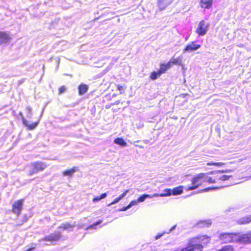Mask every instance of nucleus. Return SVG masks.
Instances as JSON below:
<instances>
[{"instance_id":"1","label":"nucleus","mask_w":251,"mask_h":251,"mask_svg":"<svg viewBox=\"0 0 251 251\" xmlns=\"http://www.w3.org/2000/svg\"><path fill=\"white\" fill-rule=\"evenodd\" d=\"M219 239L223 243L236 242L242 244L241 234L224 233L219 236Z\"/></svg>"},{"instance_id":"2","label":"nucleus","mask_w":251,"mask_h":251,"mask_svg":"<svg viewBox=\"0 0 251 251\" xmlns=\"http://www.w3.org/2000/svg\"><path fill=\"white\" fill-rule=\"evenodd\" d=\"M204 176H205V173H200L196 175L192 179V185L191 186H186L185 188V190L188 191L193 190L198 188L204 182Z\"/></svg>"},{"instance_id":"3","label":"nucleus","mask_w":251,"mask_h":251,"mask_svg":"<svg viewBox=\"0 0 251 251\" xmlns=\"http://www.w3.org/2000/svg\"><path fill=\"white\" fill-rule=\"evenodd\" d=\"M31 169L29 171L28 175L32 176L34 174L44 171L47 167V165L43 162L35 161L30 164Z\"/></svg>"},{"instance_id":"4","label":"nucleus","mask_w":251,"mask_h":251,"mask_svg":"<svg viewBox=\"0 0 251 251\" xmlns=\"http://www.w3.org/2000/svg\"><path fill=\"white\" fill-rule=\"evenodd\" d=\"M209 27V24L204 20H202L198 24L195 32L200 36L205 35Z\"/></svg>"},{"instance_id":"5","label":"nucleus","mask_w":251,"mask_h":251,"mask_svg":"<svg viewBox=\"0 0 251 251\" xmlns=\"http://www.w3.org/2000/svg\"><path fill=\"white\" fill-rule=\"evenodd\" d=\"M24 200L23 199L15 201L12 205L11 211L16 216H19L23 209Z\"/></svg>"},{"instance_id":"6","label":"nucleus","mask_w":251,"mask_h":251,"mask_svg":"<svg viewBox=\"0 0 251 251\" xmlns=\"http://www.w3.org/2000/svg\"><path fill=\"white\" fill-rule=\"evenodd\" d=\"M202 245L197 244V242L192 239L185 248L180 251H202Z\"/></svg>"},{"instance_id":"7","label":"nucleus","mask_w":251,"mask_h":251,"mask_svg":"<svg viewBox=\"0 0 251 251\" xmlns=\"http://www.w3.org/2000/svg\"><path fill=\"white\" fill-rule=\"evenodd\" d=\"M201 45L198 44L196 42L193 41L187 44L183 50V53L191 52L196 51L201 48Z\"/></svg>"},{"instance_id":"8","label":"nucleus","mask_w":251,"mask_h":251,"mask_svg":"<svg viewBox=\"0 0 251 251\" xmlns=\"http://www.w3.org/2000/svg\"><path fill=\"white\" fill-rule=\"evenodd\" d=\"M60 237L61 233L59 231H55L41 238V241L53 242L58 240Z\"/></svg>"},{"instance_id":"9","label":"nucleus","mask_w":251,"mask_h":251,"mask_svg":"<svg viewBox=\"0 0 251 251\" xmlns=\"http://www.w3.org/2000/svg\"><path fill=\"white\" fill-rule=\"evenodd\" d=\"M208 174H213L217 182H219L220 181H223L228 180L231 177V176L222 175V173L220 171H212L208 172Z\"/></svg>"},{"instance_id":"10","label":"nucleus","mask_w":251,"mask_h":251,"mask_svg":"<svg viewBox=\"0 0 251 251\" xmlns=\"http://www.w3.org/2000/svg\"><path fill=\"white\" fill-rule=\"evenodd\" d=\"M22 122L23 124L25 125V126L26 127V128L28 130H33L35 128H36V127L38 126L39 120H38L37 121L32 122L31 123H29V122L26 120L25 118H22Z\"/></svg>"},{"instance_id":"11","label":"nucleus","mask_w":251,"mask_h":251,"mask_svg":"<svg viewBox=\"0 0 251 251\" xmlns=\"http://www.w3.org/2000/svg\"><path fill=\"white\" fill-rule=\"evenodd\" d=\"M193 240H195L197 244L206 245L210 242V237L207 235H202L198 236Z\"/></svg>"},{"instance_id":"12","label":"nucleus","mask_w":251,"mask_h":251,"mask_svg":"<svg viewBox=\"0 0 251 251\" xmlns=\"http://www.w3.org/2000/svg\"><path fill=\"white\" fill-rule=\"evenodd\" d=\"M11 39L10 35L7 33L0 31V45L8 42Z\"/></svg>"},{"instance_id":"13","label":"nucleus","mask_w":251,"mask_h":251,"mask_svg":"<svg viewBox=\"0 0 251 251\" xmlns=\"http://www.w3.org/2000/svg\"><path fill=\"white\" fill-rule=\"evenodd\" d=\"M173 0H158V5L161 10L164 9L168 5L171 4Z\"/></svg>"},{"instance_id":"14","label":"nucleus","mask_w":251,"mask_h":251,"mask_svg":"<svg viewBox=\"0 0 251 251\" xmlns=\"http://www.w3.org/2000/svg\"><path fill=\"white\" fill-rule=\"evenodd\" d=\"M213 0H201L200 5L201 8L209 9L212 6Z\"/></svg>"},{"instance_id":"15","label":"nucleus","mask_w":251,"mask_h":251,"mask_svg":"<svg viewBox=\"0 0 251 251\" xmlns=\"http://www.w3.org/2000/svg\"><path fill=\"white\" fill-rule=\"evenodd\" d=\"M242 244L251 243V232L247 234H241Z\"/></svg>"},{"instance_id":"16","label":"nucleus","mask_w":251,"mask_h":251,"mask_svg":"<svg viewBox=\"0 0 251 251\" xmlns=\"http://www.w3.org/2000/svg\"><path fill=\"white\" fill-rule=\"evenodd\" d=\"M78 171V168L77 167H74L72 168L68 169L64 171V176H68L71 177L74 174Z\"/></svg>"},{"instance_id":"17","label":"nucleus","mask_w":251,"mask_h":251,"mask_svg":"<svg viewBox=\"0 0 251 251\" xmlns=\"http://www.w3.org/2000/svg\"><path fill=\"white\" fill-rule=\"evenodd\" d=\"M211 220L207 219L199 222L197 224V226L199 227H208L211 226Z\"/></svg>"},{"instance_id":"18","label":"nucleus","mask_w":251,"mask_h":251,"mask_svg":"<svg viewBox=\"0 0 251 251\" xmlns=\"http://www.w3.org/2000/svg\"><path fill=\"white\" fill-rule=\"evenodd\" d=\"M172 190L171 189L166 188L165 189L163 190L164 193L161 194H154L153 196H155V197H168L170 196L172 194Z\"/></svg>"},{"instance_id":"19","label":"nucleus","mask_w":251,"mask_h":251,"mask_svg":"<svg viewBox=\"0 0 251 251\" xmlns=\"http://www.w3.org/2000/svg\"><path fill=\"white\" fill-rule=\"evenodd\" d=\"M251 222V215L242 217L239 219L237 223L239 224H247Z\"/></svg>"},{"instance_id":"20","label":"nucleus","mask_w":251,"mask_h":251,"mask_svg":"<svg viewBox=\"0 0 251 251\" xmlns=\"http://www.w3.org/2000/svg\"><path fill=\"white\" fill-rule=\"evenodd\" d=\"M185 187L186 186L184 187L183 186H179L178 187L174 188L173 190H172V194L175 196L181 194L183 192V189H185Z\"/></svg>"},{"instance_id":"21","label":"nucleus","mask_w":251,"mask_h":251,"mask_svg":"<svg viewBox=\"0 0 251 251\" xmlns=\"http://www.w3.org/2000/svg\"><path fill=\"white\" fill-rule=\"evenodd\" d=\"M211 174L205 173V176H204V182H206L209 183H217V181L216 180L215 177V176L213 177H210L207 176L208 175H210Z\"/></svg>"},{"instance_id":"22","label":"nucleus","mask_w":251,"mask_h":251,"mask_svg":"<svg viewBox=\"0 0 251 251\" xmlns=\"http://www.w3.org/2000/svg\"><path fill=\"white\" fill-rule=\"evenodd\" d=\"M170 64H175V65H179L182 66V57H178L177 58L172 57L169 61Z\"/></svg>"},{"instance_id":"23","label":"nucleus","mask_w":251,"mask_h":251,"mask_svg":"<svg viewBox=\"0 0 251 251\" xmlns=\"http://www.w3.org/2000/svg\"><path fill=\"white\" fill-rule=\"evenodd\" d=\"M171 67V65L170 62H168L166 64H161L160 66L159 70L161 71V73L164 74L165 72L170 69Z\"/></svg>"},{"instance_id":"24","label":"nucleus","mask_w":251,"mask_h":251,"mask_svg":"<svg viewBox=\"0 0 251 251\" xmlns=\"http://www.w3.org/2000/svg\"><path fill=\"white\" fill-rule=\"evenodd\" d=\"M88 86L84 84H80L78 87V91L80 95H83L86 93L88 90Z\"/></svg>"},{"instance_id":"25","label":"nucleus","mask_w":251,"mask_h":251,"mask_svg":"<svg viewBox=\"0 0 251 251\" xmlns=\"http://www.w3.org/2000/svg\"><path fill=\"white\" fill-rule=\"evenodd\" d=\"M114 143L123 147L127 146V143L122 138H116L114 140Z\"/></svg>"},{"instance_id":"26","label":"nucleus","mask_w":251,"mask_h":251,"mask_svg":"<svg viewBox=\"0 0 251 251\" xmlns=\"http://www.w3.org/2000/svg\"><path fill=\"white\" fill-rule=\"evenodd\" d=\"M153 197H155V196H153V194L152 195H150L148 194H144L140 196L138 199L137 201L139 202H142L145 201V200L147 198H152Z\"/></svg>"},{"instance_id":"27","label":"nucleus","mask_w":251,"mask_h":251,"mask_svg":"<svg viewBox=\"0 0 251 251\" xmlns=\"http://www.w3.org/2000/svg\"><path fill=\"white\" fill-rule=\"evenodd\" d=\"M161 74H162V73H161L160 70L157 72H153L151 74L150 77L151 79L155 80L159 77Z\"/></svg>"},{"instance_id":"28","label":"nucleus","mask_w":251,"mask_h":251,"mask_svg":"<svg viewBox=\"0 0 251 251\" xmlns=\"http://www.w3.org/2000/svg\"><path fill=\"white\" fill-rule=\"evenodd\" d=\"M107 196L106 193L102 194L100 196H97L93 199V202H96L102 199L105 198Z\"/></svg>"},{"instance_id":"29","label":"nucleus","mask_w":251,"mask_h":251,"mask_svg":"<svg viewBox=\"0 0 251 251\" xmlns=\"http://www.w3.org/2000/svg\"><path fill=\"white\" fill-rule=\"evenodd\" d=\"M219 251H234L233 247L229 245L224 246L221 250Z\"/></svg>"},{"instance_id":"30","label":"nucleus","mask_w":251,"mask_h":251,"mask_svg":"<svg viewBox=\"0 0 251 251\" xmlns=\"http://www.w3.org/2000/svg\"><path fill=\"white\" fill-rule=\"evenodd\" d=\"M221 188H222V187H209V188L203 189L201 191V192H208V191H210V190H215L219 189H220Z\"/></svg>"},{"instance_id":"31","label":"nucleus","mask_w":251,"mask_h":251,"mask_svg":"<svg viewBox=\"0 0 251 251\" xmlns=\"http://www.w3.org/2000/svg\"><path fill=\"white\" fill-rule=\"evenodd\" d=\"M138 203H139V202L137 201V200H133V201H132L129 203V204H128V206H129L130 208H131L132 206H134V205L138 204Z\"/></svg>"},{"instance_id":"32","label":"nucleus","mask_w":251,"mask_h":251,"mask_svg":"<svg viewBox=\"0 0 251 251\" xmlns=\"http://www.w3.org/2000/svg\"><path fill=\"white\" fill-rule=\"evenodd\" d=\"M26 110L28 116L29 117V118H30V116L31 115V113H32V109H31V107H30V106L26 107Z\"/></svg>"},{"instance_id":"33","label":"nucleus","mask_w":251,"mask_h":251,"mask_svg":"<svg viewBox=\"0 0 251 251\" xmlns=\"http://www.w3.org/2000/svg\"><path fill=\"white\" fill-rule=\"evenodd\" d=\"M72 227V226L68 223L64 224V230L70 229Z\"/></svg>"},{"instance_id":"34","label":"nucleus","mask_w":251,"mask_h":251,"mask_svg":"<svg viewBox=\"0 0 251 251\" xmlns=\"http://www.w3.org/2000/svg\"><path fill=\"white\" fill-rule=\"evenodd\" d=\"M120 201H121L118 198H116L111 203H109L108 206H110L112 205L116 204L118 203Z\"/></svg>"},{"instance_id":"35","label":"nucleus","mask_w":251,"mask_h":251,"mask_svg":"<svg viewBox=\"0 0 251 251\" xmlns=\"http://www.w3.org/2000/svg\"><path fill=\"white\" fill-rule=\"evenodd\" d=\"M166 232H163L162 233H159L158 234H157L155 237V240H158L160 238H161L162 236H163L165 234H166Z\"/></svg>"},{"instance_id":"36","label":"nucleus","mask_w":251,"mask_h":251,"mask_svg":"<svg viewBox=\"0 0 251 251\" xmlns=\"http://www.w3.org/2000/svg\"><path fill=\"white\" fill-rule=\"evenodd\" d=\"M102 222V220H100L99 221H98V222H97L96 223L92 225V226H90V228H94L95 226L99 225Z\"/></svg>"},{"instance_id":"37","label":"nucleus","mask_w":251,"mask_h":251,"mask_svg":"<svg viewBox=\"0 0 251 251\" xmlns=\"http://www.w3.org/2000/svg\"><path fill=\"white\" fill-rule=\"evenodd\" d=\"M129 208H130V207H129V206L128 205L126 206L123 207V208L120 209L119 211H126V210H127V209H128Z\"/></svg>"},{"instance_id":"38","label":"nucleus","mask_w":251,"mask_h":251,"mask_svg":"<svg viewBox=\"0 0 251 251\" xmlns=\"http://www.w3.org/2000/svg\"><path fill=\"white\" fill-rule=\"evenodd\" d=\"M176 225H175L174 226H172L167 232H166L167 234L170 233L173 230L175 229L176 227Z\"/></svg>"},{"instance_id":"39","label":"nucleus","mask_w":251,"mask_h":251,"mask_svg":"<svg viewBox=\"0 0 251 251\" xmlns=\"http://www.w3.org/2000/svg\"><path fill=\"white\" fill-rule=\"evenodd\" d=\"M225 164L223 162H215V166H222Z\"/></svg>"},{"instance_id":"40","label":"nucleus","mask_w":251,"mask_h":251,"mask_svg":"<svg viewBox=\"0 0 251 251\" xmlns=\"http://www.w3.org/2000/svg\"><path fill=\"white\" fill-rule=\"evenodd\" d=\"M220 171L223 174V173H224L231 172H232V170L226 169V170H222V171Z\"/></svg>"},{"instance_id":"41","label":"nucleus","mask_w":251,"mask_h":251,"mask_svg":"<svg viewBox=\"0 0 251 251\" xmlns=\"http://www.w3.org/2000/svg\"><path fill=\"white\" fill-rule=\"evenodd\" d=\"M117 88H118V89L120 91L121 93H122V91H124V88L121 86L118 85Z\"/></svg>"},{"instance_id":"42","label":"nucleus","mask_w":251,"mask_h":251,"mask_svg":"<svg viewBox=\"0 0 251 251\" xmlns=\"http://www.w3.org/2000/svg\"><path fill=\"white\" fill-rule=\"evenodd\" d=\"M129 190L128 189L126 190L122 195L125 197L126 195L128 193Z\"/></svg>"},{"instance_id":"43","label":"nucleus","mask_w":251,"mask_h":251,"mask_svg":"<svg viewBox=\"0 0 251 251\" xmlns=\"http://www.w3.org/2000/svg\"><path fill=\"white\" fill-rule=\"evenodd\" d=\"M215 162H208V163H207V165L208 166L215 165Z\"/></svg>"},{"instance_id":"44","label":"nucleus","mask_w":251,"mask_h":251,"mask_svg":"<svg viewBox=\"0 0 251 251\" xmlns=\"http://www.w3.org/2000/svg\"><path fill=\"white\" fill-rule=\"evenodd\" d=\"M63 92V86H61L59 89V93L61 94Z\"/></svg>"},{"instance_id":"45","label":"nucleus","mask_w":251,"mask_h":251,"mask_svg":"<svg viewBox=\"0 0 251 251\" xmlns=\"http://www.w3.org/2000/svg\"><path fill=\"white\" fill-rule=\"evenodd\" d=\"M120 200H121L124 197L121 194L119 197H118Z\"/></svg>"},{"instance_id":"46","label":"nucleus","mask_w":251,"mask_h":251,"mask_svg":"<svg viewBox=\"0 0 251 251\" xmlns=\"http://www.w3.org/2000/svg\"><path fill=\"white\" fill-rule=\"evenodd\" d=\"M136 146H138V147H139L141 149H142L143 148V146H139V145H136Z\"/></svg>"},{"instance_id":"47","label":"nucleus","mask_w":251,"mask_h":251,"mask_svg":"<svg viewBox=\"0 0 251 251\" xmlns=\"http://www.w3.org/2000/svg\"><path fill=\"white\" fill-rule=\"evenodd\" d=\"M247 180H249L250 178H251V176L247 177Z\"/></svg>"}]
</instances>
